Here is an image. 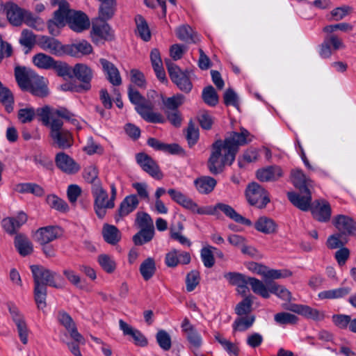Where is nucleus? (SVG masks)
I'll return each instance as SVG.
<instances>
[{"label": "nucleus", "mask_w": 356, "mask_h": 356, "mask_svg": "<svg viewBox=\"0 0 356 356\" xmlns=\"http://www.w3.org/2000/svg\"><path fill=\"white\" fill-rule=\"evenodd\" d=\"M250 132L244 128L240 132L232 131L224 140H218L213 143L207 167L210 172L217 175L222 172L226 165H231L241 146L251 141Z\"/></svg>", "instance_id": "f257e3e1"}, {"label": "nucleus", "mask_w": 356, "mask_h": 356, "mask_svg": "<svg viewBox=\"0 0 356 356\" xmlns=\"http://www.w3.org/2000/svg\"><path fill=\"white\" fill-rule=\"evenodd\" d=\"M38 115L40 118L42 124L49 128V136L54 147L66 149L73 145L74 138L72 134L68 129L63 128V120L56 118L55 115H52L49 107L39 108Z\"/></svg>", "instance_id": "f03ea898"}, {"label": "nucleus", "mask_w": 356, "mask_h": 356, "mask_svg": "<svg viewBox=\"0 0 356 356\" xmlns=\"http://www.w3.org/2000/svg\"><path fill=\"white\" fill-rule=\"evenodd\" d=\"M53 6H58L56 10V21L59 25L68 24L73 31L80 33L89 28L90 22L87 15L70 8L69 3L65 0H51Z\"/></svg>", "instance_id": "7ed1b4c3"}, {"label": "nucleus", "mask_w": 356, "mask_h": 356, "mask_svg": "<svg viewBox=\"0 0 356 356\" xmlns=\"http://www.w3.org/2000/svg\"><path fill=\"white\" fill-rule=\"evenodd\" d=\"M15 76L22 90L29 91L33 95L41 97L48 95L44 79L37 75L33 70L24 67H16Z\"/></svg>", "instance_id": "20e7f679"}, {"label": "nucleus", "mask_w": 356, "mask_h": 356, "mask_svg": "<svg viewBox=\"0 0 356 356\" xmlns=\"http://www.w3.org/2000/svg\"><path fill=\"white\" fill-rule=\"evenodd\" d=\"M111 197L108 199L107 191L103 188L101 181H97L91 186V193L94 198V209L98 218L102 219L106 210L115 207L117 188L114 183L110 184Z\"/></svg>", "instance_id": "39448f33"}, {"label": "nucleus", "mask_w": 356, "mask_h": 356, "mask_svg": "<svg viewBox=\"0 0 356 356\" xmlns=\"http://www.w3.org/2000/svg\"><path fill=\"white\" fill-rule=\"evenodd\" d=\"M128 97L130 102L135 105V109L141 118L146 122L151 123H163L165 119L163 115L153 111V104L147 101L132 86L128 88Z\"/></svg>", "instance_id": "423d86ee"}, {"label": "nucleus", "mask_w": 356, "mask_h": 356, "mask_svg": "<svg viewBox=\"0 0 356 356\" xmlns=\"http://www.w3.org/2000/svg\"><path fill=\"white\" fill-rule=\"evenodd\" d=\"M34 285L46 286H50L56 289L63 287V284L57 283L56 280L60 277L56 272H54L41 265H31L30 266Z\"/></svg>", "instance_id": "0eeeda50"}, {"label": "nucleus", "mask_w": 356, "mask_h": 356, "mask_svg": "<svg viewBox=\"0 0 356 356\" xmlns=\"http://www.w3.org/2000/svg\"><path fill=\"white\" fill-rule=\"evenodd\" d=\"M165 65L172 81L177 85L179 90L188 93L193 88V84L187 71H182L170 59L165 60Z\"/></svg>", "instance_id": "6e6552de"}, {"label": "nucleus", "mask_w": 356, "mask_h": 356, "mask_svg": "<svg viewBox=\"0 0 356 356\" xmlns=\"http://www.w3.org/2000/svg\"><path fill=\"white\" fill-rule=\"evenodd\" d=\"M200 215H212L218 214V211H222L227 217L234 220L236 222L241 223L245 225H251L252 222L250 220L243 217L238 213L233 207L229 204L224 203H217L215 206H206L202 207Z\"/></svg>", "instance_id": "1a4fd4ad"}, {"label": "nucleus", "mask_w": 356, "mask_h": 356, "mask_svg": "<svg viewBox=\"0 0 356 356\" xmlns=\"http://www.w3.org/2000/svg\"><path fill=\"white\" fill-rule=\"evenodd\" d=\"M245 195L250 204L263 209L270 202L268 191L256 182L250 184L245 191Z\"/></svg>", "instance_id": "9d476101"}, {"label": "nucleus", "mask_w": 356, "mask_h": 356, "mask_svg": "<svg viewBox=\"0 0 356 356\" xmlns=\"http://www.w3.org/2000/svg\"><path fill=\"white\" fill-rule=\"evenodd\" d=\"M181 327L190 344V348L196 356H199V350L202 344L201 335L186 318L183 320Z\"/></svg>", "instance_id": "9b49d317"}, {"label": "nucleus", "mask_w": 356, "mask_h": 356, "mask_svg": "<svg viewBox=\"0 0 356 356\" xmlns=\"http://www.w3.org/2000/svg\"><path fill=\"white\" fill-rule=\"evenodd\" d=\"M8 311L14 321L21 342L26 345L28 343L29 330L27 327L24 315L14 304L8 305Z\"/></svg>", "instance_id": "f8f14e48"}, {"label": "nucleus", "mask_w": 356, "mask_h": 356, "mask_svg": "<svg viewBox=\"0 0 356 356\" xmlns=\"http://www.w3.org/2000/svg\"><path fill=\"white\" fill-rule=\"evenodd\" d=\"M167 192L174 202L184 209L189 210L193 213L200 215L201 212H202V207H199L191 198L188 197L181 191L174 188H170Z\"/></svg>", "instance_id": "ddd939ff"}, {"label": "nucleus", "mask_w": 356, "mask_h": 356, "mask_svg": "<svg viewBox=\"0 0 356 356\" xmlns=\"http://www.w3.org/2000/svg\"><path fill=\"white\" fill-rule=\"evenodd\" d=\"M73 73L74 76L82 82V84L77 87L76 91L82 92L90 89L92 71L88 65L83 63L76 64L73 67Z\"/></svg>", "instance_id": "4468645a"}, {"label": "nucleus", "mask_w": 356, "mask_h": 356, "mask_svg": "<svg viewBox=\"0 0 356 356\" xmlns=\"http://www.w3.org/2000/svg\"><path fill=\"white\" fill-rule=\"evenodd\" d=\"M345 48V45L341 38L335 34L327 35L320 45L319 55L323 58H328L332 54V51H337Z\"/></svg>", "instance_id": "2eb2a0df"}, {"label": "nucleus", "mask_w": 356, "mask_h": 356, "mask_svg": "<svg viewBox=\"0 0 356 356\" xmlns=\"http://www.w3.org/2000/svg\"><path fill=\"white\" fill-rule=\"evenodd\" d=\"M63 232L58 226H47L39 228L35 233V239L42 245L56 240L62 236Z\"/></svg>", "instance_id": "dca6fc26"}, {"label": "nucleus", "mask_w": 356, "mask_h": 356, "mask_svg": "<svg viewBox=\"0 0 356 356\" xmlns=\"http://www.w3.org/2000/svg\"><path fill=\"white\" fill-rule=\"evenodd\" d=\"M55 163L59 170L67 175H74L81 169L80 165L65 152L56 154Z\"/></svg>", "instance_id": "f3484780"}, {"label": "nucleus", "mask_w": 356, "mask_h": 356, "mask_svg": "<svg viewBox=\"0 0 356 356\" xmlns=\"http://www.w3.org/2000/svg\"><path fill=\"white\" fill-rule=\"evenodd\" d=\"M136 159L141 168L152 177L160 179L162 174L156 163L147 154L138 153L136 155Z\"/></svg>", "instance_id": "a211bd4d"}, {"label": "nucleus", "mask_w": 356, "mask_h": 356, "mask_svg": "<svg viewBox=\"0 0 356 356\" xmlns=\"http://www.w3.org/2000/svg\"><path fill=\"white\" fill-rule=\"evenodd\" d=\"M310 210L314 218L319 222H326L330 220L332 209L330 204L326 200H321L314 202Z\"/></svg>", "instance_id": "6ab92c4d"}, {"label": "nucleus", "mask_w": 356, "mask_h": 356, "mask_svg": "<svg viewBox=\"0 0 356 356\" xmlns=\"http://www.w3.org/2000/svg\"><path fill=\"white\" fill-rule=\"evenodd\" d=\"M56 318L59 323L62 325L70 334L71 337L77 342H81L83 339V336L78 332L76 324L72 318L65 311H59Z\"/></svg>", "instance_id": "aec40b11"}, {"label": "nucleus", "mask_w": 356, "mask_h": 356, "mask_svg": "<svg viewBox=\"0 0 356 356\" xmlns=\"http://www.w3.org/2000/svg\"><path fill=\"white\" fill-rule=\"evenodd\" d=\"M139 200L136 195H129L126 196L121 202L119 209L115 215V220L119 222L121 218L128 216L133 212L138 206Z\"/></svg>", "instance_id": "412c9836"}, {"label": "nucleus", "mask_w": 356, "mask_h": 356, "mask_svg": "<svg viewBox=\"0 0 356 356\" xmlns=\"http://www.w3.org/2000/svg\"><path fill=\"white\" fill-rule=\"evenodd\" d=\"M332 222L341 234H356V222L352 218L345 215H338L334 218Z\"/></svg>", "instance_id": "4be33fe9"}, {"label": "nucleus", "mask_w": 356, "mask_h": 356, "mask_svg": "<svg viewBox=\"0 0 356 356\" xmlns=\"http://www.w3.org/2000/svg\"><path fill=\"white\" fill-rule=\"evenodd\" d=\"M303 195H301L295 192L287 193L289 201L297 208L306 211L311 209L312 196L309 189L300 191Z\"/></svg>", "instance_id": "5701e85b"}, {"label": "nucleus", "mask_w": 356, "mask_h": 356, "mask_svg": "<svg viewBox=\"0 0 356 356\" xmlns=\"http://www.w3.org/2000/svg\"><path fill=\"white\" fill-rule=\"evenodd\" d=\"M38 44L43 50L51 54L60 56L65 54V45H63L54 38L42 36L39 38Z\"/></svg>", "instance_id": "b1692460"}, {"label": "nucleus", "mask_w": 356, "mask_h": 356, "mask_svg": "<svg viewBox=\"0 0 356 356\" xmlns=\"http://www.w3.org/2000/svg\"><path fill=\"white\" fill-rule=\"evenodd\" d=\"M224 277L228 282L234 286H236L238 291L243 296H245L248 291L249 277L240 273L229 272L224 274Z\"/></svg>", "instance_id": "393cba45"}, {"label": "nucleus", "mask_w": 356, "mask_h": 356, "mask_svg": "<svg viewBox=\"0 0 356 356\" xmlns=\"http://www.w3.org/2000/svg\"><path fill=\"white\" fill-rule=\"evenodd\" d=\"M283 175L282 168L278 165H270L259 169L256 173L257 178L263 182L275 181Z\"/></svg>", "instance_id": "a878e982"}, {"label": "nucleus", "mask_w": 356, "mask_h": 356, "mask_svg": "<svg viewBox=\"0 0 356 356\" xmlns=\"http://www.w3.org/2000/svg\"><path fill=\"white\" fill-rule=\"evenodd\" d=\"M99 62L108 81L115 86L121 85L122 78L115 65L105 58H100Z\"/></svg>", "instance_id": "bb28decb"}, {"label": "nucleus", "mask_w": 356, "mask_h": 356, "mask_svg": "<svg viewBox=\"0 0 356 356\" xmlns=\"http://www.w3.org/2000/svg\"><path fill=\"white\" fill-rule=\"evenodd\" d=\"M110 27L106 23V20L95 19L92 21V31L90 35L94 42H97L99 39H108Z\"/></svg>", "instance_id": "cd10ccee"}, {"label": "nucleus", "mask_w": 356, "mask_h": 356, "mask_svg": "<svg viewBox=\"0 0 356 356\" xmlns=\"http://www.w3.org/2000/svg\"><path fill=\"white\" fill-rule=\"evenodd\" d=\"M6 15L9 22L13 26H20L24 19L26 10L22 9L15 3H10L6 6Z\"/></svg>", "instance_id": "c85d7f7f"}, {"label": "nucleus", "mask_w": 356, "mask_h": 356, "mask_svg": "<svg viewBox=\"0 0 356 356\" xmlns=\"http://www.w3.org/2000/svg\"><path fill=\"white\" fill-rule=\"evenodd\" d=\"M92 47L86 40L65 45V54L74 57L88 55L92 53Z\"/></svg>", "instance_id": "c756f323"}, {"label": "nucleus", "mask_w": 356, "mask_h": 356, "mask_svg": "<svg viewBox=\"0 0 356 356\" xmlns=\"http://www.w3.org/2000/svg\"><path fill=\"white\" fill-rule=\"evenodd\" d=\"M27 220V216L25 213L21 211L15 217L6 218L2 220V225L5 230L13 234Z\"/></svg>", "instance_id": "7c9ffc66"}, {"label": "nucleus", "mask_w": 356, "mask_h": 356, "mask_svg": "<svg viewBox=\"0 0 356 356\" xmlns=\"http://www.w3.org/2000/svg\"><path fill=\"white\" fill-rule=\"evenodd\" d=\"M150 59L156 77L162 82L165 81V72L163 67L160 52L157 49H154L151 51Z\"/></svg>", "instance_id": "2f4dec72"}, {"label": "nucleus", "mask_w": 356, "mask_h": 356, "mask_svg": "<svg viewBox=\"0 0 356 356\" xmlns=\"http://www.w3.org/2000/svg\"><path fill=\"white\" fill-rule=\"evenodd\" d=\"M216 180L209 176L201 177L194 181L196 189L202 194L210 193L216 187Z\"/></svg>", "instance_id": "473e14b6"}, {"label": "nucleus", "mask_w": 356, "mask_h": 356, "mask_svg": "<svg viewBox=\"0 0 356 356\" xmlns=\"http://www.w3.org/2000/svg\"><path fill=\"white\" fill-rule=\"evenodd\" d=\"M177 37L186 43H195L198 36L195 31L188 24H183L176 29Z\"/></svg>", "instance_id": "72a5a7b5"}, {"label": "nucleus", "mask_w": 356, "mask_h": 356, "mask_svg": "<svg viewBox=\"0 0 356 356\" xmlns=\"http://www.w3.org/2000/svg\"><path fill=\"white\" fill-rule=\"evenodd\" d=\"M52 115H55L56 118L65 120L74 125L77 129H82L81 122L74 113L64 107L51 111Z\"/></svg>", "instance_id": "f704fd0d"}, {"label": "nucleus", "mask_w": 356, "mask_h": 356, "mask_svg": "<svg viewBox=\"0 0 356 356\" xmlns=\"http://www.w3.org/2000/svg\"><path fill=\"white\" fill-rule=\"evenodd\" d=\"M52 115H55L56 118L65 120L74 125L77 129H82L81 122L74 113L64 107L51 111Z\"/></svg>", "instance_id": "c9c22d12"}, {"label": "nucleus", "mask_w": 356, "mask_h": 356, "mask_svg": "<svg viewBox=\"0 0 356 356\" xmlns=\"http://www.w3.org/2000/svg\"><path fill=\"white\" fill-rule=\"evenodd\" d=\"M183 230V223L178 221L175 225H172L170 227V238L178 241L182 245L190 247L191 245V242L187 237L181 234Z\"/></svg>", "instance_id": "e433bc0d"}, {"label": "nucleus", "mask_w": 356, "mask_h": 356, "mask_svg": "<svg viewBox=\"0 0 356 356\" xmlns=\"http://www.w3.org/2000/svg\"><path fill=\"white\" fill-rule=\"evenodd\" d=\"M291 180L294 186L300 191L309 189L312 180L306 177L302 170L296 169L291 171Z\"/></svg>", "instance_id": "4c0bfd02"}, {"label": "nucleus", "mask_w": 356, "mask_h": 356, "mask_svg": "<svg viewBox=\"0 0 356 356\" xmlns=\"http://www.w3.org/2000/svg\"><path fill=\"white\" fill-rule=\"evenodd\" d=\"M140 273L144 280H149L156 273V267L154 258L147 257L140 264L139 268Z\"/></svg>", "instance_id": "58836bf2"}, {"label": "nucleus", "mask_w": 356, "mask_h": 356, "mask_svg": "<svg viewBox=\"0 0 356 356\" xmlns=\"http://www.w3.org/2000/svg\"><path fill=\"white\" fill-rule=\"evenodd\" d=\"M102 235L104 241L111 245H115L121 238L119 229L115 226L108 224L104 225Z\"/></svg>", "instance_id": "ea45409f"}, {"label": "nucleus", "mask_w": 356, "mask_h": 356, "mask_svg": "<svg viewBox=\"0 0 356 356\" xmlns=\"http://www.w3.org/2000/svg\"><path fill=\"white\" fill-rule=\"evenodd\" d=\"M351 292V288L342 286L337 289L321 291L318 293L320 299H339L347 296Z\"/></svg>", "instance_id": "a19ab883"}, {"label": "nucleus", "mask_w": 356, "mask_h": 356, "mask_svg": "<svg viewBox=\"0 0 356 356\" xmlns=\"http://www.w3.org/2000/svg\"><path fill=\"white\" fill-rule=\"evenodd\" d=\"M184 96L181 94H177L170 97H165L161 95L164 112L178 110V108L184 103Z\"/></svg>", "instance_id": "79ce46f5"}, {"label": "nucleus", "mask_w": 356, "mask_h": 356, "mask_svg": "<svg viewBox=\"0 0 356 356\" xmlns=\"http://www.w3.org/2000/svg\"><path fill=\"white\" fill-rule=\"evenodd\" d=\"M248 284L251 286L252 291L257 295L264 298L270 297L269 284L268 287L259 280L255 277H249Z\"/></svg>", "instance_id": "37998d69"}, {"label": "nucleus", "mask_w": 356, "mask_h": 356, "mask_svg": "<svg viewBox=\"0 0 356 356\" xmlns=\"http://www.w3.org/2000/svg\"><path fill=\"white\" fill-rule=\"evenodd\" d=\"M15 246L22 256L32 253L33 248L32 243L25 236L18 235L15 238Z\"/></svg>", "instance_id": "c03bdc74"}, {"label": "nucleus", "mask_w": 356, "mask_h": 356, "mask_svg": "<svg viewBox=\"0 0 356 356\" xmlns=\"http://www.w3.org/2000/svg\"><path fill=\"white\" fill-rule=\"evenodd\" d=\"M0 102L5 106L8 113L13 110L14 97L12 92L0 81Z\"/></svg>", "instance_id": "a18cd8bd"}, {"label": "nucleus", "mask_w": 356, "mask_h": 356, "mask_svg": "<svg viewBox=\"0 0 356 356\" xmlns=\"http://www.w3.org/2000/svg\"><path fill=\"white\" fill-rule=\"evenodd\" d=\"M255 321L254 315L239 316L232 324L234 331L244 332L252 327Z\"/></svg>", "instance_id": "49530a36"}, {"label": "nucleus", "mask_w": 356, "mask_h": 356, "mask_svg": "<svg viewBox=\"0 0 356 356\" xmlns=\"http://www.w3.org/2000/svg\"><path fill=\"white\" fill-rule=\"evenodd\" d=\"M254 227L260 232L269 234L275 232L277 226L273 220L267 217H261L256 222Z\"/></svg>", "instance_id": "de8ad7c7"}, {"label": "nucleus", "mask_w": 356, "mask_h": 356, "mask_svg": "<svg viewBox=\"0 0 356 356\" xmlns=\"http://www.w3.org/2000/svg\"><path fill=\"white\" fill-rule=\"evenodd\" d=\"M16 190L21 193H31L38 197L42 196L44 193L43 188L35 183L19 184L16 186Z\"/></svg>", "instance_id": "09e8293b"}, {"label": "nucleus", "mask_w": 356, "mask_h": 356, "mask_svg": "<svg viewBox=\"0 0 356 356\" xmlns=\"http://www.w3.org/2000/svg\"><path fill=\"white\" fill-rule=\"evenodd\" d=\"M137 33L140 38L144 41H149L151 38V32L148 24L144 17L141 15H137L135 18Z\"/></svg>", "instance_id": "8fccbe9b"}, {"label": "nucleus", "mask_w": 356, "mask_h": 356, "mask_svg": "<svg viewBox=\"0 0 356 356\" xmlns=\"http://www.w3.org/2000/svg\"><path fill=\"white\" fill-rule=\"evenodd\" d=\"M275 322L282 327L287 325H296L298 321V318L291 313L282 312L274 315Z\"/></svg>", "instance_id": "3c124183"}, {"label": "nucleus", "mask_w": 356, "mask_h": 356, "mask_svg": "<svg viewBox=\"0 0 356 356\" xmlns=\"http://www.w3.org/2000/svg\"><path fill=\"white\" fill-rule=\"evenodd\" d=\"M154 236V229H140L133 236V241L136 245H142L152 241Z\"/></svg>", "instance_id": "603ef678"}, {"label": "nucleus", "mask_w": 356, "mask_h": 356, "mask_svg": "<svg viewBox=\"0 0 356 356\" xmlns=\"http://www.w3.org/2000/svg\"><path fill=\"white\" fill-rule=\"evenodd\" d=\"M33 62L38 67L47 70L52 68L55 60L49 56L39 53L33 56Z\"/></svg>", "instance_id": "864d4df0"}, {"label": "nucleus", "mask_w": 356, "mask_h": 356, "mask_svg": "<svg viewBox=\"0 0 356 356\" xmlns=\"http://www.w3.org/2000/svg\"><path fill=\"white\" fill-rule=\"evenodd\" d=\"M23 22L37 31H42L45 27L44 22L42 18L35 16L33 13L27 10Z\"/></svg>", "instance_id": "5fc2aeb1"}, {"label": "nucleus", "mask_w": 356, "mask_h": 356, "mask_svg": "<svg viewBox=\"0 0 356 356\" xmlns=\"http://www.w3.org/2000/svg\"><path fill=\"white\" fill-rule=\"evenodd\" d=\"M97 261L102 268L107 273H113L116 268V263L113 258L108 254L98 256Z\"/></svg>", "instance_id": "6e6d98bb"}, {"label": "nucleus", "mask_w": 356, "mask_h": 356, "mask_svg": "<svg viewBox=\"0 0 356 356\" xmlns=\"http://www.w3.org/2000/svg\"><path fill=\"white\" fill-rule=\"evenodd\" d=\"M270 293L276 295L283 300L290 301L291 299V292L283 286L277 284L275 282H269Z\"/></svg>", "instance_id": "4d7b16f0"}, {"label": "nucleus", "mask_w": 356, "mask_h": 356, "mask_svg": "<svg viewBox=\"0 0 356 356\" xmlns=\"http://www.w3.org/2000/svg\"><path fill=\"white\" fill-rule=\"evenodd\" d=\"M36 42L35 35L28 29H24L22 31L19 38V43L22 46L27 49L26 52L31 49Z\"/></svg>", "instance_id": "13d9d810"}, {"label": "nucleus", "mask_w": 356, "mask_h": 356, "mask_svg": "<svg viewBox=\"0 0 356 356\" xmlns=\"http://www.w3.org/2000/svg\"><path fill=\"white\" fill-rule=\"evenodd\" d=\"M202 97L209 106H214L218 102V96L212 86L205 87L202 90Z\"/></svg>", "instance_id": "bf43d9fd"}, {"label": "nucleus", "mask_w": 356, "mask_h": 356, "mask_svg": "<svg viewBox=\"0 0 356 356\" xmlns=\"http://www.w3.org/2000/svg\"><path fill=\"white\" fill-rule=\"evenodd\" d=\"M216 250V248L209 245L201 250L200 257L204 266L207 268H211L215 264V259L213 250Z\"/></svg>", "instance_id": "052dcab7"}, {"label": "nucleus", "mask_w": 356, "mask_h": 356, "mask_svg": "<svg viewBox=\"0 0 356 356\" xmlns=\"http://www.w3.org/2000/svg\"><path fill=\"white\" fill-rule=\"evenodd\" d=\"M34 298L38 309L46 307L47 287L34 285Z\"/></svg>", "instance_id": "680f3d73"}, {"label": "nucleus", "mask_w": 356, "mask_h": 356, "mask_svg": "<svg viewBox=\"0 0 356 356\" xmlns=\"http://www.w3.org/2000/svg\"><path fill=\"white\" fill-rule=\"evenodd\" d=\"M252 296H246L236 306L235 312L238 316H249L248 314L252 310Z\"/></svg>", "instance_id": "e2e57ef3"}, {"label": "nucleus", "mask_w": 356, "mask_h": 356, "mask_svg": "<svg viewBox=\"0 0 356 356\" xmlns=\"http://www.w3.org/2000/svg\"><path fill=\"white\" fill-rule=\"evenodd\" d=\"M156 339L159 346L163 350L167 351L171 348V337L165 330H159L156 333Z\"/></svg>", "instance_id": "0e129e2a"}, {"label": "nucleus", "mask_w": 356, "mask_h": 356, "mask_svg": "<svg viewBox=\"0 0 356 356\" xmlns=\"http://www.w3.org/2000/svg\"><path fill=\"white\" fill-rule=\"evenodd\" d=\"M185 282L186 291L188 292L194 291L200 282V273L195 270H191L186 275Z\"/></svg>", "instance_id": "69168bd1"}, {"label": "nucleus", "mask_w": 356, "mask_h": 356, "mask_svg": "<svg viewBox=\"0 0 356 356\" xmlns=\"http://www.w3.org/2000/svg\"><path fill=\"white\" fill-rule=\"evenodd\" d=\"M136 224L140 229H154L152 218L145 212L137 213Z\"/></svg>", "instance_id": "338daca9"}, {"label": "nucleus", "mask_w": 356, "mask_h": 356, "mask_svg": "<svg viewBox=\"0 0 356 356\" xmlns=\"http://www.w3.org/2000/svg\"><path fill=\"white\" fill-rule=\"evenodd\" d=\"M259 156L258 152L255 148H250L243 154L241 157L238 158V165L240 167L243 166L246 163L254 162Z\"/></svg>", "instance_id": "774afa93"}]
</instances>
